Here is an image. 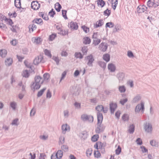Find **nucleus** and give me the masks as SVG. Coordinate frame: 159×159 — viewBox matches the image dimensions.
I'll return each mask as SVG.
<instances>
[{"label":"nucleus","mask_w":159,"mask_h":159,"mask_svg":"<svg viewBox=\"0 0 159 159\" xmlns=\"http://www.w3.org/2000/svg\"><path fill=\"white\" fill-rule=\"evenodd\" d=\"M61 129L62 133L65 134L67 132L70 131V127L67 124H64L61 126Z\"/></svg>","instance_id":"0eeeda50"},{"label":"nucleus","mask_w":159,"mask_h":159,"mask_svg":"<svg viewBox=\"0 0 159 159\" xmlns=\"http://www.w3.org/2000/svg\"><path fill=\"white\" fill-rule=\"evenodd\" d=\"M140 148L141 151L143 153H144L148 152V150L146 148L145 146H140Z\"/></svg>","instance_id":"8fccbe9b"},{"label":"nucleus","mask_w":159,"mask_h":159,"mask_svg":"<svg viewBox=\"0 0 159 159\" xmlns=\"http://www.w3.org/2000/svg\"><path fill=\"white\" fill-rule=\"evenodd\" d=\"M108 1L111 2L112 5V7L113 9L115 10L116 7V6L118 3V0H108Z\"/></svg>","instance_id":"412c9836"},{"label":"nucleus","mask_w":159,"mask_h":159,"mask_svg":"<svg viewBox=\"0 0 159 159\" xmlns=\"http://www.w3.org/2000/svg\"><path fill=\"white\" fill-rule=\"evenodd\" d=\"M98 4L99 6H100L101 7H103L105 5V2L102 0H99L98 1Z\"/></svg>","instance_id":"37998d69"},{"label":"nucleus","mask_w":159,"mask_h":159,"mask_svg":"<svg viewBox=\"0 0 159 159\" xmlns=\"http://www.w3.org/2000/svg\"><path fill=\"white\" fill-rule=\"evenodd\" d=\"M81 119L83 121H88L90 122H92L93 120V117L86 114H82L81 116Z\"/></svg>","instance_id":"39448f33"},{"label":"nucleus","mask_w":159,"mask_h":159,"mask_svg":"<svg viewBox=\"0 0 159 159\" xmlns=\"http://www.w3.org/2000/svg\"><path fill=\"white\" fill-rule=\"evenodd\" d=\"M121 28L120 26L119 25H116L115 28L112 30L113 33H115L116 32L121 30Z\"/></svg>","instance_id":"473e14b6"},{"label":"nucleus","mask_w":159,"mask_h":159,"mask_svg":"<svg viewBox=\"0 0 159 159\" xmlns=\"http://www.w3.org/2000/svg\"><path fill=\"white\" fill-rule=\"evenodd\" d=\"M10 105L12 109L15 111L17 108V104L16 102L12 101L10 102Z\"/></svg>","instance_id":"4be33fe9"},{"label":"nucleus","mask_w":159,"mask_h":159,"mask_svg":"<svg viewBox=\"0 0 159 159\" xmlns=\"http://www.w3.org/2000/svg\"><path fill=\"white\" fill-rule=\"evenodd\" d=\"M93 150L91 148L88 149L86 152V156L89 158L92 154Z\"/></svg>","instance_id":"bb28decb"},{"label":"nucleus","mask_w":159,"mask_h":159,"mask_svg":"<svg viewBox=\"0 0 159 159\" xmlns=\"http://www.w3.org/2000/svg\"><path fill=\"white\" fill-rule=\"evenodd\" d=\"M69 26L71 30H77L78 28V25L77 23L74 22H71L69 24Z\"/></svg>","instance_id":"f8f14e48"},{"label":"nucleus","mask_w":159,"mask_h":159,"mask_svg":"<svg viewBox=\"0 0 159 159\" xmlns=\"http://www.w3.org/2000/svg\"><path fill=\"white\" fill-rule=\"evenodd\" d=\"M44 52L45 55L47 56L48 57L51 58L52 57V55L50 51L45 49L44 50Z\"/></svg>","instance_id":"ea45409f"},{"label":"nucleus","mask_w":159,"mask_h":159,"mask_svg":"<svg viewBox=\"0 0 159 159\" xmlns=\"http://www.w3.org/2000/svg\"><path fill=\"white\" fill-rule=\"evenodd\" d=\"M143 128L145 132L149 134H152L153 132V128L152 124L149 122L144 124Z\"/></svg>","instance_id":"f03ea898"},{"label":"nucleus","mask_w":159,"mask_h":159,"mask_svg":"<svg viewBox=\"0 0 159 159\" xmlns=\"http://www.w3.org/2000/svg\"><path fill=\"white\" fill-rule=\"evenodd\" d=\"M94 147L97 149H101L102 148V144L100 142H98L94 145Z\"/></svg>","instance_id":"cd10ccee"},{"label":"nucleus","mask_w":159,"mask_h":159,"mask_svg":"<svg viewBox=\"0 0 159 159\" xmlns=\"http://www.w3.org/2000/svg\"><path fill=\"white\" fill-rule=\"evenodd\" d=\"M69 111L68 110H65L63 111L64 116L65 118H67L69 115Z\"/></svg>","instance_id":"3c124183"},{"label":"nucleus","mask_w":159,"mask_h":159,"mask_svg":"<svg viewBox=\"0 0 159 159\" xmlns=\"http://www.w3.org/2000/svg\"><path fill=\"white\" fill-rule=\"evenodd\" d=\"M134 125L132 124L130 125L129 127V131L130 133H133L134 131Z\"/></svg>","instance_id":"c03bdc74"},{"label":"nucleus","mask_w":159,"mask_h":159,"mask_svg":"<svg viewBox=\"0 0 159 159\" xmlns=\"http://www.w3.org/2000/svg\"><path fill=\"white\" fill-rule=\"evenodd\" d=\"M59 142L60 144H62L65 142V138L63 136H61L59 138Z\"/></svg>","instance_id":"864d4df0"},{"label":"nucleus","mask_w":159,"mask_h":159,"mask_svg":"<svg viewBox=\"0 0 159 159\" xmlns=\"http://www.w3.org/2000/svg\"><path fill=\"white\" fill-rule=\"evenodd\" d=\"M40 138L42 140H46L48 139V136L47 135H41L40 136Z\"/></svg>","instance_id":"0e129e2a"},{"label":"nucleus","mask_w":159,"mask_h":159,"mask_svg":"<svg viewBox=\"0 0 159 159\" xmlns=\"http://www.w3.org/2000/svg\"><path fill=\"white\" fill-rule=\"evenodd\" d=\"M128 101V99L127 98H125L124 99H121L120 101V103L122 105H124V104L127 102Z\"/></svg>","instance_id":"774afa93"},{"label":"nucleus","mask_w":159,"mask_h":159,"mask_svg":"<svg viewBox=\"0 0 159 159\" xmlns=\"http://www.w3.org/2000/svg\"><path fill=\"white\" fill-rule=\"evenodd\" d=\"M43 59V57L40 55L35 58L34 60V63L35 65H38L41 62H44Z\"/></svg>","instance_id":"9d476101"},{"label":"nucleus","mask_w":159,"mask_h":159,"mask_svg":"<svg viewBox=\"0 0 159 159\" xmlns=\"http://www.w3.org/2000/svg\"><path fill=\"white\" fill-rule=\"evenodd\" d=\"M103 24V20H100L97 21L94 25L95 28H97L98 27L102 26Z\"/></svg>","instance_id":"a878e982"},{"label":"nucleus","mask_w":159,"mask_h":159,"mask_svg":"<svg viewBox=\"0 0 159 159\" xmlns=\"http://www.w3.org/2000/svg\"><path fill=\"white\" fill-rule=\"evenodd\" d=\"M99 138V135L98 134H95L93 135L91 138V140L92 141L95 142L97 141Z\"/></svg>","instance_id":"49530a36"},{"label":"nucleus","mask_w":159,"mask_h":159,"mask_svg":"<svg viewBox=\"0 0 159 159\" xmlns=\"http://www.w3.org/2000/svg\"><path fill=\"white\" fill-rule=\"evenodd\" d=\"M84 60L88 66H93V63L94 61V58L93 55L90 54L86 57L84 58Z\"/></svg>","instance_id":"20e7f679"},{"label":"nucleus","mask_w":159,"mask_h":159,"mask_svg":"<svg viewBox=\"0 0 159 159\" xmlns=\"http://www.w3.org/2000/svg\"><path fill=\"white\" fill-rule=\"evenodd\" d=\"M15 5L17 8H20L21 7L20 0H15Z\"/></svg>","instance_id":"4c0bfd02"},{"label":"nucleus","mask_w":159,"mask_h":159,"mask_svg":"<svg viewBox=\"0 0 159 159\" xmlns=\"http://www.w3.org/2000/svg\"><path fill=\"white\" fill-rule=\"evenodd\" d=\"M122 120L125 121H128L129 120V116L128 114H124L121 117Z\"/></svg>","instance_id":"c756f323"},{"label":"nucleus","mask_w":159,"mask_h":159,"mask_svg":"<svg viewBox=\"0 0 159 159\" xmlns=\"http://www.w3.org/2000/svg\"><path fill=\"white\" fill-rule=\"evenodd\" d=\"M96 109L98 111H102L104 113H106L108 111V108L107 107L104 108L102 105H98L96 107Z\"/></svg>","instance_id":"9b49d317"},{"label":"nucleus","mask_w":159,"mask_h":159,"mask_svg":"<svg viewBox=\"0 0 159 159\" xmlns=\"http://www.w3.org/2000/svg\"><path fill=\"white\" fill-rule=\"evenodd\" d=\"M31 7L34 10H36L40 8V4L37 1H33L31 3Z\"/></svg>","instance_id":"1a4fd4ad"},{"label":"nucleus","mask_w":159,"mask_h":159,"mask_svg":"<svg viewBox=\"0 0 159 159\" xmlns=\"http://www.w3.org/2000/svg\"><path fill=\"white\" fill-rule=\"evenodd\" d=\"M5 17L3 15H0V28L4 29L6 28L5 25L2 23L3 20Z\"/></svg>","instance_id":"f3484780"},{"label":"nucleus","mask_w":159,"mask_h":159,"mask_svg":"<svg viewBox=\"0 0 159 159\" xmlns=\"http://www.w3.org/2000/svg\"><path fill=\"white\" fill-rule=\"evenodd\" d=\"M98 64L101 67L103 68H105L106 67V64L103 61H99L98 62Z\"/></svg>","instance_id":"13d9d810"},{"label":"nucleus","mask_w":159,"mask_h":159,"mask_svg":"<svg viewBox=\"0 0 159 159\" xmlns=\"http://www.w3.org/2000/svg\"><path fill=\"white\" fill-rule=\"evenodd\" d=\"M101 42L100 39H93V44L94 46H96L98 45Z\"/></svg>","instance_id":"a19ab883"},{"label":"nucleus","mask_w":159,"mask_h":159,"mask_svg":"<svg viewBox=\"0 0 159 159\" xmlns=\"http://www.w3.org/2000/svg\"><path fill=\"white\" fill-rule=\"evenodd\" d=\"M43 82V80L41 77L39 76H35L34 78V82L33 83L31 86L32 90L34 91L39 89Z\"/></svg>","instance_id":"f257e3e1"},{"label":"nucleus","mask_w":159,"mask_h":159,"mask_svg":"<svg viewBox=\"0 0 159 159\" xmlns=\"http://www.w3.org/2000/svg\"><path fill=\"white\" fill-rule=\"evenodd\" d=\"M150 144L153 147H158L159 146V143L155 139H152L150 141Z\"/></svg>","instance_id":"aec40b11"},{"label":"nucleus","mask_w":159,"mask_h":159,"mask_svg":"<svg viewBox=\"0 0 159 159\" xmlns=\"http://www.w3.org/2000/svg\"><path fill=\"white\" fill-rule=\"evenodd\" d=\"M154 0H149L147 2V5L149 7H151L154 4Z\"/></svg>","instance_id":"603ef678"},{"label":"nucleus","mask_w":159,"mask_h":159,"mask_svg":"<svg viewBox=\"0 0 159 159\" xmlns=\"http://www.w3.org/2000/svg\"><path fill=\"white\" fill-rule=\"evenodd\" d=\"M75 108L77 109H80L81 108V104L80 103L75 102L74 104Z\"/></svg>","instance_id":"4d7b16f0"},{"label":"nucleus","mask_w":159,"mask_h":159,"mask_svg":"<svg viewBox=\"0 0 159 159\" xmlns=\"http://www.w3.org/2000/svg\"><path fill=\"white\" fill-rule=\"evenodd\" d=\"M57 35L55 34H53L50 35L48 38L49 40L50 41H53L56 37Z\"/></svg>","instance_id":"a18cd8bd"},{"label":"nucleus","mask_w":159,"mask_h":159,"mask_svg":"<svg viewBox=\"0 0 159 159\" xmlns=\"http://www.w3.org/2000/svg\"><path fill=\"white\" fill-rule=\"evenodd\" d=\"M46 89V88H44L43 89L41 90L38 93L37 96L38 97H40L43 94L44 91Z\"/></svg>","instance_id":"052dcab7"},{"label":"nucleus","mask_w":159,"mask_h":159,"mask_svg":"<svg viewBox=\"0 0 159 159\" xmlns=\"http://www.w3.org/2000/svg\"><path fill=\"white\" fill-rule=\"evenodd\" d=\"M60 34L64 35L67 34L68 33V31L67 30H63L62 29H61V30L59 32Z\"/></svg>","instance_id":"e2e57ef3"},{"label":"nucleus","mask_w":159,"mask_h":159,"mask_svg":"<svg viewBox=\"0 0 159 159\" xmlns=\"http://www.w3.org/2000/svg\"><path fill=\"white\" fill-rule=\"evenodd\" d=\"M136 142L138 145H141L143 143L142 140L140 138H138L136 139Z\"/></svg>","instance_id":"69168bd1"},{"label":"nucleus","mask_w":159,"mask_h":159,"mask_svg":"<svg viewBox=\"0 0 159 159\" xmlns=\"http://www.w3.org/2000/svg\"><path fill=\"white\" fill-rule=\"evenodd\" d=\"M97 118L98 124L99 126H100L103 120L102 115L101 113L98 112L97 113Z\"/></svg>","instance_id":"ddd939ff"},{"label":"nucleus","mask_w":159,"mask_h":159,"mask_svg":"<svg viewBox=\"0 0 159 159\" xmlns=\"http://www.w3.org/2000/svg\"><path fill=\"white\" fill-rule=\"evenodd\" d=\"M80 136L84 139L87 138L88 136L87 133L86 131H83L80 134Z\"/></svg>","instance_id":"f704fd0d"},{"label":"nucleus","mask_w":159,"mask_h":159,"mask_svg":"<svg viewBox=\"0 0 159 159\" xmlns=\"http://www.w3.org/2000/svg\"><path fill=\"white\" fill-rule=\"evenodd\" d=\"M50 75L48 73H45L43 75L44 78L43 81H48L50 78Z\"/></svg>","instance_id":"58836bf2"},{"label":"nucleus","mask_w":159,"mask_h":159,"mask_svg":"<svg viewBox=\"0 0 159 159\" xmlns=\"http://www.w3.org/2000/svg\"><path fill=\"white\" fill-rule=\"evenodd\" d=\"M81 28L86 33H87L89 32V28L85 26H83L81 27Z\"/></svg>","instance_id":"6e6d98bb"},{"label":"nucleus","mask_w":159,"mask_h":159,"mask_svg":"<svg viewBox=\"0 0 159 159\" xmlns=\"http://www.w3.org/2000/svg\"><path fill=\"white\" fill-rule=\"evenodd\" d=\"M7 53V51L5 49L0 50V56L2 57H5L6 56Z\"/></svg>","instance_id":"393cba45"},{"label":"nucleus","mask_w":159,"mask_h":159,"mask_svg":"<svg viewBox=\"0 0 159 159\" xmlns=\"http://www.w3.org/2000/svg\"><path fill=\"white\" fill-rule=\"evenodd\" d=\"M32 40L35 44H39L42 41V39L40 37H33L32 38Z\"/></svg>","instance_id":"6ab92c4d"},{"label":"nucleus","mask_w":159,"mask_h":159,"mask_svg":"<svg viewBox=\"0 0 159 159\" xmlns=\"http://www.w3.org/2000/svg\"><path fill=\"white\" fill-rule=\"evenodd\" d=\"M83 42L85 44H89L91 42V40L88 37H85L83 38Z\"/></svg>","instance_id":"c85d7f7f"},{"label":"nucleus","mask_w":159,"mask_h":159,"mask_svg":"<svg viewBox=\"0 0 159 159\" xmlns=\"http://www.w3.org/2000/svg\"><path fill=\"white\" fill-rule=\"evenodd\" d=\"M52 97V93L50 90L48 89L47 91V94H46V97L47 98H50Z\"/></svg>","instance_id":"680f3d73"},{"label":"nucleus","mask_w":159,"mask_h":159,"mask_svg":"<svg viewBox=\"0 0 159 159\" xmlns=\"http://www.w3.org/2000/svg\"><path fill=\"white\" fill-rule=\"evenodd\" d=\"M63 154V152L61 150H59L56 154L57 155V158L60 159L62 156Z\"/></svg>","instance_id":"7c9ffc66"},{"label":"nucleus","mask_w":159,"mask_h":159,"mask_svg":"<svg viewBox=\"0 0 159 159\" xmlns=\"http://www.w3.org/2000/svg\"><path fill=\"white\" fill-rule=\"evenodd\" d=\"M75 56L77 58L82 59L83 57V55L79 52H77L75 53Z\"/></svg>","instance_id":"5fc2aeb1"},{"label":"nucleus","mask_w":159,"mask_h":159,"mask_svg":"<svg viewBox=\"0 0 159 159\" xmlns=\"http://www.w3.org/2000/svg\"><path fill=\"white\" fill-rule=\"evenodd\" d=\"M94 157L97 158H99L101 156V154L98 150H97L94 151Z\"/></svg>","instance_id":"79ce46f5"},{"label":"nucleus","mask_w":159,"mask_h":159,"mask_svg":"<svg viewBox=\"0 0 159 159\" xmlns=\"http://www.w3.org/2000/svg\"><path fill=\"white\" fill-rule=\"evenodd\" d=\"M61 7V6L58 2L56 3L55 5V9L57 12H59L60 11Z\"/></svg>","instance_id":"e433bc0d"},{"label":"nucleus","mask_w":159,"mask_h":159,"mask_svg":"<svg viewBox=\"0 0 159 159\" xmlns=\"http://www.w3.org/2000/svg\"><path fill=\"white\" fill-rule=\"evenodd\" d=\"M108 48L107 44L105 43L102 42L98 46V49L102 52H105Z\"/></svg>","instance_id":"423d86ee"},{"label":"nucleus","mask_w":159,"mask_h":159,"mask_svg":"<svg viewBox=\"0 0 159 159\" xmlns=\"http://www.w3.org/2000/svg\"><path fill=\"white\" fill-rule=\"evenodd\" d=\"M36 23L38 24H40L42 22V20L41 18H37L34 20Z\"/></svg>","instance_id":"338daca9"},{"label":"nucleus","mask_w":159,"mask_h":159,"mask_svg":"<svg viewBox=\"0 0 159 159\" xmlns=\"http://www.w3.org/2000/svg\"><path fill=\"white\" fill-rule=\"evenodd\" d=\"M116 77L119 81V82H120L124 79L125 74L122 72H120L117 74Z\"/></svg>","instance_id":"4468645a"},{"label":"nucleus","mask_w":159,"mask_h":159,"mask_svg":"<svg viewBox=\"0 0 159 159\" xmlns=\"http://www.w3.org/2000/svg\"><path fill=\"white\" fill-rule=\"evenodd\" d=\"M127 55L130 58H133L134 57V55L133 53L131 51H127Z\"/></svg>","instance_id":"de8ad7c7"},{"label":"nucleus","mask_w":159,"mask_h":159,"mask_svg":"<svg viewBox=\"0 0 159 159\" xmlns=\"http://www.w3.org/2000/svg\"><path fill=\"white\" fill-rule=\"evenodd\" d=\"M142 98V96L140 94H137L133 98L132 102L133 103H136L139 102Z\"/></svg>","instance_id":"6e6552de"},{"label":"nucleus","mask_w":159,"mask_h":159,"mask_svg":"<svg viewBox=\"0 0 159 159\" xmlns=\"http://www.w3.org/2000/svg\"><path fill=\"white\" fill-rule=\"evenodd\" d=\"M107 68L111 72H114L116 70L115 65L113 63H109L107 66Z\"/></svg>","instance_id":"dca6fc26"},{"label":"nucleus","mask_w":159,"mask_h":159,"mask_svg":"<svg viewBox=\"0 0 159 159\" xmlns=\"http://www.w3.org/2000/svg\"><path fill=\"white\" fill-rule=\"evenodd\" d=\"M22 75L23 77L28 78L30 75V73L28 70H25L23 71Z\"/></svg>","instance_id":"2f4dec72"},{"label":"nucleus","mask_w":159,"mask_h":159,"mask_svg":"<svg viewBox=\"0 0 159 159\" xmlns=\"http://www.w3.org/2000/svg\"><path fill=\"white\" fill-rule=\"evenodd\" d=\"M117 107V104L116 103L111 102L110 104V108L111 113H114V111Z\"/></svg>","instance_id":"2eb2a0df"},{"label":"nucleus","mask_w":159,"mask_h":159,"mask_svg":"<svg viewBox=\"0 0 159 159\" xmlns=\"http://www.w3.org/2000/svg\"><path fill=\"white\" fill-rule=\"evenodd\" d=\"M111 13V11L109 10L108 9H107L104 12V15L106 16H109Z\"/></svg>","instance_id":"bf43d9fd"},{"label":"nucleus","mask_w":159,"mask_h":159,"mask_svg":"<svg viewBox=\"0 0 159 159\" xmlns=\"http://www.w3.org/2000/svg\"><path fill=\"white\" fill-rule=\"evenodd\" d=\"M147 9V7L145 6H140L138 7L137 11L139 13H143L146 11Z\"/></svg>","instance_id":"a211bd4d"},{"label":"nucleus","mask_w":159,"mask_h":159,"mask_svg":"<svg viewBox=\"0 0 159 159\" xmlns=\"http://www.w3.org/2000/svg\"><path fill=\"white\" fill-rule=\"evenodd\" d=\"M13 62V60L11 58H8L5 61V64L7 66H9L11 65Z\"/></svg>","instance_id":"5701e85b"},{"label":"nucleus","mask_w":159,"mask_h":159,"mask_svg":"<svg viewBox=\"0 0 159 159\" xmlns=\"http://www.w3.org/2000/svg\"><path fill=\"white\" fill-rule=\"evenodd\" d=\"M114 26V24L111 22L107 23L105 25L106 28L108 27L109 28H112Z\"/></svg>","instance_id":"09e8293b"},{"label":"nucleus","mask_w":159,"mask_h":159,"mask_svg":"<svg viewBox=\"0 0 159 159\" xmlns=\"http://www.w3.org/2000/svg\"><path fill=\"white\" fill-rule=\"evenodd\" d=\"M144 110V102L143 101L138 104L135 108V112L136 113H139L141 112L143 113Z\"/></svg>","instance_id":"7ed1b4c3"},{"label":"nucleus","mask_w":159,"mask_h":159,"mask_svg":"<svg viewBox=\"0 0 159 159\" xmlns=\"http://www.w3.org/2000/svg\"><path fill=\"white\" fill-rule=\"evenodd\" d=\"M102 58L106 62H108L110 60V55L108 54H104L103 55Z\"/></svg>","instance_id":"b1692460"},{"label":"nucleus","mask_w":159,"mask_h":159,"mask_svg":"<svg viewBox=\"0 0 159 159\" xmlns=\"http://www.w3.org/2000/svg\"><path fill=\"white\" fill-rule=\"evenodd\" d=\"M19 119L18 118H15L11 122V124L12 125H15L17 126L19 125Z\"/></svg>","instance_id":"72a5a7b5"},{"label":"nucleus","mask_w":159,"mask_h":159,"mask_svg":"<svg viewBox=\"0 0 159 159\" xmlns=\"http://www.w3.org/2000/svg\"><path fill=\"white\" fill-rule=\"evenodd\" d=\"M119 90L121 93H124L126 90V88L124 85L119 86L118 88Z\"/></svg>","instance_id":"c9c22d12"}]
</instances>
